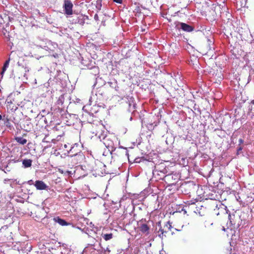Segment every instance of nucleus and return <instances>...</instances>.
<instances>
[{
	"label": "nucleus",
	"mask_w": 254,
	"mask_h": 254,
	"mask_svg": "<svg viewBox=\"0 0 254 254\" xmlns=\"http://www.w3.org/2000/svg\"><path fill=\"white\" fill-rule=\"evenodd\" d=\"M102 128L97 131L95 135L103 142L105 146L108 149L111 154L115 151L117 146V140L114 136L105 135Z\"/></svg>",
	"instance_id": "1"
},
{
	"label": "nucleus",
	"mask_w": 254,
	"mask_h": 254,
	"mask_svg": "<svg viewBox=\"0 0 254 254\" xmlns=\"http://www.w3.org/2000/svg\"><path fill=\"white\" fill-rule=\"evenodd\" d=\"M157 225L158 226L160 227V228L158 231L159 236L160 238L163 239V237H166V234L169 231L171 230V229L172 228L171 225V223H170V221L167 222L165 225L164 226V227L162 228L161 225V222H159L157 223Z\"/></svg>",
	"instance_id": "2"
},
{
	"label": "nucleus",
	"mask_w": 254,
	"mask_h": 254,
	"mask_svg": "<svg viewBox=\"0 0 254 254\" xmlns=\"http://www.w3.org/2000/svg\"><path fill=\"white\" fill-rule=\"evenodd\" d=\"M146 222V219H142L137 222V225L138 226V229L141 233L148 235L149 234L150 227L145 223Z\"/></svg>",
	"instance_id": "3"
},
{
	"label": "nucleus",
	"mask_w": 254,
	"mask_h": 254,
	"mask_svg": "<svg viewBox=\"0 0 254 254\" xmlns=\"http://www.w3.org/2000/svg\"><path fill=\"white\" fill-rule=\"evenodd\" d=\"M73 4L70 0H65L63 5L64 11L66 15H70L73 14Z\"/></svg>",
	"instance_id": "4"
},
{
	"label": "nucleus",
	"mask_w": 254,
	"mask_h": 254,
	"mask_svg": "<svg viewBox=\"0 0 254 254\" xmlns=\"http://www.w3.org/2000/svg\"><path fill=\"white\" fill-rule=\"evenodd\" d=\"M176 27L177 28H181L184 31L188 32H191L194 29L192 26L183 22H178Z\"/></svg>",
	"instance_id": "5"
},
{
	"label": "nucleus",
	"mask_w": 254,
	"mask_h": 254,
	"mask_svg": "<svg viewBox=\"0 0 254 254\" xmlns=\"http://www.w3.org/2000/svg\"><path fill=\"white\" fill-rule=\"evenodd\" d=\"M81 152L80 147L77 144H74L70 148L68 153L71 156H74Z\"/></svg>",
	"instance_id": "6"
},
{
	"label": "nucleus",
	"mask_w": 254,
	"mask_h": 254,
	"mask_svg": "<svg viewBox=\"0 0 254 254\" xmlns=\"http://www.w3.org/2000/svg\"><path fill=\"white\" fill-rule=\"evenodd\" d=\"M34 186L37 190H44L48 188V186L44 182L42 181H36L34 184Z\"/></svg>",
	"instance_id": "7"
},
{
	"label": "nucleus",
	"mask_w": 254,
	"mask_h": 254,
	"mask_svg": "<svg viewBox=\"0 0 254 254\" xmlns=\"http://www.w3.org/2000/svg\"><path fill=\"white\" fill-rule=\"evenodd\" d=\"M88 16L79 15L77 17L76 19L75 20V22L83 25L85 23V21L88 19Z\"/></svg>",
	"instance_id": "8"
},
{
	"label": "nucleus",
	"mask_w": 254,
	"mask_h": 254,
	"mask_svg": "<svg viewBox=\"0 0 254 254\" xmlns=\"http://www.w3.org/2000/svg\"><path fill=\"white\" fill-rule=\"evenodd\" d=\"M54 220L62 226H66L68 225V223L64 220L61 219L59 217L54 218Z\"/></svg>",
	"instance_id": "9"
},
{
	"label": "nucleus",
	"mask_w": 254,
	"mask_h": 254,
	"mask_svg": "<svg viewBox=\"0 0 254 254\" xmlns=\"http://www.w3.org/2000/svg\"><path fill=\"white\" fill-rule=\"evenodd\" d=\"M9 61H10V60L8 59V60H6L4 64V65L2 68V71L1 72H0V75L1 76V78H2V77H3V75L5 72V71H6V70L7 69V67H8V65H9Z\"/></svg>",
	"instance_id": "10"
},
{
	"label": "nucleus",
	"mask_w": 254,
	"mask_h": 254,
	"mask_svg": "<svg viewBox=\"0 0 254 254\" xmlns=\"http://www.w3.org/2000/svg\"><path fill=\"white\" fill-rule=\"evenodd\" d=\"M32 161L31 159H24L22 161V164L25 168H28L31 166Z\"/></svg>",
	"instance_id": "11"
},
{
	"label": "nucleus",
	"mask_w": 254,
	"mask_h": 254,
	"mask_svg": "<svg viewBox=\"0 0 254 254\" xmlns=\"http://www.w3.org/2000/svg\"><path fill=\"white\" fill-rule=\"evenodd\" d=\"M15 140L19 144L24 145L27 143V139L22 137H17L15 138Z\"/></svg>",
	"instance_id": "12"
},
{
	"label": "nucleus",
	"mask_w": 254,
	"mask_h": 254,
	"mask_svg": "<svg viewBox=\"0 0 254 254\" xmlns=\"http://www.w3.org/2000/svg\"><path fill=\"white\" fill-rule=\"evenodd\" d=\"M113 234L112 233H109V234H104L102 233L101 234V236L102 238L105 240V241H108L113 238Z\"/></svg>",
	"instance_id": "13"
},
{
	"label": "nucleus",
	"mask_w": 254,
	"mask_h": 254,
	"mask_svg": "<svg viewBox=\"0 0 254 254\" xmlns=\"http://www.w3.org/2000/svg\"><path fill=\"white\" fill-rule=\"evenodd\" d=\"M102 7V0H97L96 3V8L97 9V12L101 9Z\"/></svg>",
	"instance_id": "14"
},
{
	"label": "nucleus",
	"mask_w": 254,
	"mask_h": 254,
	"mask_svg": "<svg viewBox=\"0 0 254 254\" xmlns=\"http://www.w3.org/2000/svg\"><path fill=\"white\" fill-rule=\"evenodd\" d=\"M64 97L63 95H61L57 101V103L58 105H62L64 103Z\"/></svg>",
	"instance_id": "15"
},
{
	"label": "nucleus",
	"mask_w": 254,
	"mask_h": 254,
	"mask_svg": "<svg viewBox=\"0 0 254 254\" xmlns=\"http://www.w3.org/2000/svg\"><path fill=\"white\" fill-rule=\"evenodd\" d=\"M232 217H235L234 215L229 214V219L230 220V222L232 225H235V222L233 221Z\"/></svg>",
	"instance_id": "16"
},
{
	"label": "nucleus",
	"mask_w": 254,
	"mask_h": 254,
	"mask_svg": "<svg viewBox=\"0 0 254 254\" xmlns=\"http://www.w3.org/2000/svg\"><path fill=\"white\" fill-rule=\"evenodd\" d=\"M134 12H136V13H141V10L140 7L139 6H136L135 8L134 9Z\"/></svg>",
	"instance_id": "17"
},
{
	"label": "nucleus",
	"mask_w": 254,
	"mask_h": 254,
	"mask_svg": "<svg viewBox=\"0 0 254 254\" xmlns=\"http://www.w3.org/2000/svg\"><path fill=\"white\" fill-rule=\"evenodd\" d=\"M108 84H110V86L112 87V88L116 87V85H117L116 82H113L110 81V82H108Z\"/></svg>",
	"instance_id": "18"
},
{
	"label": "nucleus",
	"mask_w": 254,
	"mask_h": 254,
	"mask_svg": "<svg viewBox=\"0 0 254 254\" xmlns=\"http://www.w3.org/2000/svg\"><path fill=\"white\" fill-rule=\"evenodd\" d=\"M24 129L26 131H28V130H30L31 129L30 126L29 127V125L28 124L27 125V126L26 127L25 125H24Z\"/></svg>",
	"instance_id": "19"
},
{
	"label": "nucleus",
	"mask_w": 254,
	"mask_h": 254,
	"mask_svg": "<svg viewBox=\"0 0 254 254\" xmlns=\"http://www.w3.org/2000/svg\"><path fill=\"white\" fill-rule=\"evenodd\" d=\"M157 172H159V171H157V170H156L155 171V172H157ZM159 171H160V173H163V174H166V173H167V170H166V169H163V170H159Z\"/></svg>",
	"instance_id": "20"
},
{
	"label": "nucleus",
	"mask_w": 254,
	"mask_h": 254,
	"mask_svg": "<svg viewBox=\"0 0 254 254\" xmlns=\"http://www.w3.org/2000/svg\"><path fill=\"white\" fill-rule=\"evenodd\" d=\"M251 104L254 105V99L251 101ZM249 109L251 110V111H252L253 110H254V107L251 106V107H250Z\"/></svg>",
	"instance_id": "21"
},
{
	"label": "nucleus",
	"mask_w": 254,
	"mask_h": 254,
	"mask_svg": "<svg viewBox=\"0 0 254 254\" xmlns=\"http://www.w3.org/2000/svg\"><path fill=\"white\" fill-rule=\"evenodd\" d=\"M225 208H226V207L224 206H223L222 205H220V207H219L218 209L221 208L222 210H224V211H226V213H227V211L226 210V209Z\"/></svg>",
	"instance_id": "22"
},
{
	"label": "nucleus",
	"mask_w": 254,
	"mask_h": 254,
	"mask_svg": "<svg viewBox=\"0 0 254 254\" xmlns=\"http://www.w3.org/2000/svg\"><path fill=\"white\" fill-rule=\"evenodd\" d=\"M94 19L96 21H98L99 20V16L97 14H96L95 15H94Z\"/></svg>",
	"instance_id": "23"
},
{
	"label": "nucleus",
	"mask_w": 254,
	"mask_h": 254,
	"mask_svg": "<svg viewBox=\"0 0 254 254\" xmlns=\"http://www.w3.org/2000/svg\"><path fill=\"white\" fill-rule=\"evenodd\" d=\"M114 1L121 4L123 2V0H114Z\"/></svg>",
	"instance_id": "24"
},
{
	"label": "nucleus",
	"mask_w": 254,
	"mask_h": 254,
	"mask_svg": "<svg viewBox=\"0 0 254 254\" xmlns=\"http://www.w3.org/2000/svg\"><path fill=\"white\" fill-rule=\"evenodd\" d=\"M102 249H103V250L104 251L105 253H106V252H107L108 253L110 252V250H109V248H108V247L106 249H104L103 248H102Z\"/></svg>",
	"instance_id": "25"
},
{
	"label": "nucleus",
	"mask_w": 254,
	"mask_h": 254,
	"mask_svg": "<svg viewBox=\"0 0 254 254\" xmlns=\"http://www.w3.org/2000/svg\"><path fill=\"white\" fill-rule=\"evenodd\" d=\"M27 183L30 185H32L33 184H34V182H33V181L32 180H30L29 181H28Z\"/></svg>",
	"instance_id": "26"
},
{
	"label": "nucleus",
	"mask_w": 254,
	"mask_h": 254,
	"mask_svg": "<svg viewBox=\"0 0 254 254\" xmlns=\"http://www.w3.org/2000/svg\"><path fill=\"white\" fill-rule=\"evenodd\" d=\"M242 150V147H239L238 149H237V154H239V152L240 151H241Z\"/></svg>",
	"instance_id": "27"
},
{
	"label": "nucleus",
	"mask_w": 254,
	"mask_h": 254,
	"mask_svg": "<svg viewBox=\"0 0 254 254\" xmlns=\"http://www.w3.org/2000/svg\"><path fill=\"white\" fill-rule=\"evenodd\" d=\"M2 32L3 35H4L6 37V33L7 32L6 30H5V29H3L2 31Z\"/></svg>",
	"instance_id": "28"
},
{
	"label": "nucleus",
	"mask_w": 254,
	"mask_h": 254,
	"mask_svg": "<svg viewBox=\"0 0 254 254\" xmlns=\"http://www.w3.org/2000/svg\"><path fill=\"white\" fill-rule=\"evenodd\" d=\"M244 142L243 140L242 139H240L239 140V144H241V143H243Z\"/></svg>",
	"instance_id": "29"
},
{
	"label": "nucleus",
	"mask_w": 254,
	"mask_h": 254,
	"mask_svg": "<svg viewBox=\"0 0 254 254\" xmlns=\"http://www.w3.org/2000/svg\"><path fill=\"white\" fill-rule=\"evenodd\" d=\"M54 47L55 48L56 47H58V45L56 43H54L53 45Z\"/></svg>",
	"instance_id": "30"
},
{
	"label": "nucleus",
	"mask_w": 254,
	"mask_h": 254,
	"mask_svg": "<svg viewBox=\"0 0 254 254\" xmlns=\"http://www.w3.org/2000/svg\"><path fill=\"white\" fill-rule=\"evenodd\" d=\"M100 128H103V127L102 126H99L98 127V128L100 129Z\"/></svg>",
	"instance_id": "31"
},
{
	"label": "nucleus",
	"mask_w": 254,
	"mask_h": 254,
	"mask_svg": "<svg viewBox=\"0 0 254 254\" xmlns=\"http://www.w3.org/2000/svg\"><path fill=\"white\" fill-rule=\"evenodd\" d=\"M46 124H47V121L46 120V119L45 118V120H44Z\"/></svg>",
	"instance_id": "32"
},
{
	"label": "nucleus",
	"mask_w": 254,
	"mask_h": 254,
	"mask_svg": "<svg viewBox=\"0 0 254 254\" xmlns=\"http://www.w3.org/2000/svg\"><path fill=\"white\" fill-rule=\"evenodd\" d=\"M2 119V116L0 115V120Z\"/></svg>",
	"instance_id": "33"
},
{
	"label": "nucleus",
	"mask_w": 254,
	"mask_h": 254,
	"mask_svg": "<svg viewBox=\"0 0 254 254\" xmlns=\"http://www.w3.org/2000/svg\"><path fill=\"white\" fill-rule=\"evenodd\" d=\"M64 147H65V148H66V147H67V145L65 144V145H64Z\"/></svg>",
	"instance_id": "34"
},
{
	"label": "nucleus",
	"mask_w": 254,
	"mask_h": 254,
	"mask_svg": "<svg viewBox=\"0 0 254 254\" xmlns=\"http://www.w3.org/2000/svg\"><path fill=\"white\" fill-rule=\"evenodd\" d=\"M216 214L218 215L219 214V212L216 213Z\"/></svg>",
	"instance_id": "35"
},
{
	"label": "nucleus",
	"mask_w": 254,
	"mask_h": 254,
	"mask_svg": "<svg viewBox=\"0 0 254 254\" xmlns=\"http://www.w3.org/2000/svg\"><path fill=\"white\" fill-rule=\"evenodd\" d=\"M11 103V102H10V101L7 102V103Z\"/></svg>",
	"instance_id": "36"
},
{
	"label": "nucleus",
	"mask_w": 254,
	"mask_h": 254,
	"mask_svg": "<svg viewBox=\"0 0 254 254\" xmlns=\"http://www.w3.org/2000/svg\"><path fill=\"white\" fill-rule=\"evenodd\" d=\"M11 103V102H10V101L7 102V103Z\"/></svg>",
	"instance_id": "37"
},
{
	"label": "nucleus",
	"mask_w": 254,
	"mask_h": 254,
	"mask_svg": "<svg viewBox=\"0 0 254 254\" xmlns=\"http://www.w3.org/2000/svg\"><path fill=\"white\" fill-rule=\"evenodd\" d=\"M11 103V102H10V101L7 102V103Z\"/></svg>",
	"instance_id": "38"
},
{
	"label": "nucleus",
	"mask_w": 254,
	"mask_h": 254,
	"mask_svg": "<svg viewBox=\"0 0 254 254\" xmlns=\"http://www.w3.org/2000/svg\"><path fill=\"white\" fill-rule=\"evenodd\" d=\"M48 115H50H50H51V114H49V113H48Z\"/></svg>",
	"instance_id": "39"
}]
</instances>
